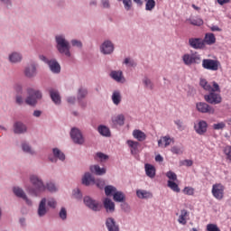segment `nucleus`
<instances>
[{
	"instance_id": "1",
	"label": "nucleus",
	"mask_w": 231,
	"mask_h": 231,
	"mask_svg": "<svg viewBox=\"0 0 231 231\" xmlns=\"http://www.w3.org/2000/svg\"><path fill=\"white\" fill-rule=\"evenodd\" d=\"M29 181L32 187L27 188V192L33 198H39L42 194V189H44V180L38 174H31L29 176Z\"/></svg>"
},
{
	"instance_id": "2",
	"label": "nucleus",
	"mask_w": 231,
	"mask_h": 231,
	"mask_svg": "<svg viewBox=\"0 0 231 231\" xmlns=\"http://www.w3.org/2000/svg\"><path fill=\"white\" fill-rule=\"evenodd\" d=\"M56 42V50L60 55H65V57H71V45H69V41L66 39L65 34H57L54 37Z\"/></svg>"
},
{
	"instance_id": "3",
	"label": "nucleus",
	"mask_w": 231,
	"mask_h": 231,
	"mask_svg": "<svg viewBox=\"0 0 231 231\" xmlns=\"http://www.w3.org/2000/svg\"><path fill=\"white\" fill-rule=\"evenodd\" d=\"M27 95L28 96L25 98V104H27V106H31V107H35L39 100H42V91L39 89L28 88Z\"/></svg>"
},
{
	"instance_id": "4",
	"label": "nucleus",
	"mask_w": 231,
	"mask_h": 231,
	"mask_svg": "<svg viewBox=\"0 0 231 231\" xmlns=\"http://www.w3.org/2000/svg\"><path fill=\"white\" fill-rule=\"evenodd\" d=\"M83 203L87 208L92 210V212H100L102 210V204L100 201L91 198L90 196H85L83 198Z\"/></svg>"
},
{
	"instance_id": "5",
	"label": "nucleus",
	"mask_w": 231,
	"mask_h": 231,
	"mask_svg": "<svg viewBox=\"0 0 231 231\" xmlns=\"http://www.w3.org/2000/svg\"><path fill=\"white\" fill-rule=\"evenodd\" d=\"M182 62L185 66H192V64H201V55L198 52L191 54L186 53L182 56Z\"/></svg>"
},
{
	"instance_id": "6",
	"label": "nucleus",
	"mask_w": 231,
	"mask_h": 231,
	"mask_svg": "<svg viewBox=\"0 0 231 231\" xmlns=\"http://www.w3.org/2000/svg\"><path fill=\"white\" fill-rule=\"evenodd\" d=\"M37 68H39V63L32 60L23 69L24 77H26V79H35L38 73Z\"/></svg>"
},
{
	"instance_id": "7",
	"label": "nucleus",
	"mask_w": 231,
	"mask_h": 231,
	"mask_svg": "<svg viewBox=\"0 0 231 231\" xmlns=\"http://www.w3.org/2000/svg\"><path fill=\"white\" fill-rule=\"evenodd\" d=\"M69 134L72 142H74L77 145H84L86 140L84 139V135L82 134L80 129L78 127H72Z\"/></svg>"
},
{
	"instance_id": "8",
	"label": "nucleus",
	"mask_w": 231,
	"mask_h": 231,
	"mask_svg": "<svg viewBox=\"0 0 231 231\" xmlns=\"http://www.w3.org/2000/svg\"><path fill=\"white\" fill-rule=\"evenodd\" d=\"M204 100L211 106H217L223 102V97H221V94L217 92H209L208 94L204 95Z\"/></svg>"
},
{
	"instance_id": "9",
	"label": "nucleus",
	"mask_w": 231,
	"mask_h": 231,
	"mask_svg": "<svg viewBox=\"0 0 231 231\" xmlns=\"http://www.w3.org/2000/svg\"><path fill=\"white\" fill-rule=\"evenodd\" d=\"M211 193L215 199L221 201L225 198V187L221 183L213 184Z\"/></svg>"
},
{
	"instance_id": "10",
	"label": "nucleus",
	"mask_w": 231,
	"mask_h": 231,
	"mask_svg": "<svg viewBox=\"0 0 231 231\" xmlns=\"http://www.w3.org/2000/svg\"><path fill=\"white\" fill-rule=\"evenodd\" d=\"M99 51L103 55H111L115 51V44L111 40H105L100 45Z\"/></svg>"
},
{
	"instance_id": "11",
	"label": "nucleus",
	"mask_w": 231,
	"mask_h": 231,
	"mask_svg": "<svg viewBox=\"0 0 231 231\" xmlns=\"http://www.w3.org/2000/svg\"><path fill=\"white\" fill-rule=\"evenodd\" d=\"M196 109L199 111V113L206 115H214V113H216V109H214L213 106L208 105L207 102L196 103Z\"/></svg>"
},
{
	"instance_id": "12",
	"label": "nucleus",
	"mask_w": 231,
	"mask_h": 231,
	"mask_svg": "<svg viewBox=\"0 0 231 231\" xmlns=\"http://www.w3.org/2000/svg\"><path fill=\"white\" fill-rule=\"evenodd\" d=\"M220 63L218 60L212 59H204L202 60V68L208 69L209 71H217L219 69Z\"/></svg>"
},
{
	"instance_id": "13",
	"label": "nucleus",
	"mask_w": 231,
	"mask_h": 231,
	"mask_svg": "<svg viewBox=\"0 0 231 231\" xmlns=\"http://www.w3.org/2000/svg\"><path fill=\"white\" fill-rule=\"evenodd\" d=\"M49 162L51 163H57V162H66V154L59 148L52 149V157L49 156Z\"/></svg>"
},
{
	"instance_id": "14",
	"label": "nucleus",
	"mask_w": 231,
	"mask_h": 231,
	"mask_svg": "<svg viewBox=\"0 0 231 231\" xmlns=\"http://www.w3.org/2000/svg\"><path fill=\"white\" fill-rule=\"evenodd\" d=\"M13 192L14 196H16V198H20L21 199H23V201H25L28 207H32V205H33V202L32 201V199L28 198V195H26V192H24V189H23V188L14 187Z\"/></svg>"
},
{
	"instance_id": "15",
	"label": "nucleus",
	"mask_w": 231,
	"mask_h": 231,
	"mask_svg": "<svg viewBox=\"0 0 231 231\" xmlns=\"http://www.w3.org/2000/svg\"><path fill=\"white\" fill-rule=\"evenodd\" d=\"M48 91L50 98L53 104H55V106H60V104H62V97H60V92L59 89L51 88Z\"/></svg>"
},
{
	"instance_id": "16",
	"label": "nucleus",
	"mask_w": 231,
	"mask_h": 231,
	"mask_svg": "<svg viewBox=\"0 0 231 231\" xmlns=\"http://www.w3.org/2000/svg\"><path fill=\"white\" fill-rule=\"evenodd\" d=\"M48 203V199L42 198L38 205V209H37V216L38 217H44L46 214L49 212L48 206H46Z\"/></svg>"
},
{
	"instance_id": "17",
	"label": "nucleus",
	"mask_w": 231,
	"mask_h": 231,
	"mask_svg": "<svg viewBox=\"0 0 231 231\" xmlns=\"http://www.w3.org/2000/svg\"><path fill=\"white\" fill-rule=\"evenodd\" d=\"M105 226L107 231H120V225L113 217H108L105 220Z\"/></svg>"
},
{
	"instance_id": "18",
	"label": "nucleus",
	"mask_w": 231,
	"mask_h": 231,
	"mask_svg": "<svg viewBox=\"0 0 231 231\" xmlns=\"http://www.w3.org/2000/svg\"><path fill=\"white\" fill-rule=\"evenodd\" d=\"M7 60L10 64H21L23 62V53L14 51L8 54Z\"/></svg>"
},
{
	"instance_id": "19",
	"label": "nucleus",
	"mask_w": 231,
	"mask_h": 231,
	"mask_svg": "<svg viewBox=\"0 0 231 231\" xmlns=\"http://www.w3.org/2000/svg\"><path fill=\"white\" fill-rule=\"evenodd\" d=\"M44 192L55 194L59 192V187L53 180H49L46 183L43 182V188H42V194Z\"/></svg>"
},
{
	"instance_id": "20",
	"label": "nucleus",
	"mask_w": 231,
	"mask_h": 231,
	"mask_svg": "<svg viewBox=\"0 0 231 231\" xmlns=\"http://www.w3.org/2000/svg\"><path fill=\"white\" fill-rule=\"evenodd\" d=\"M208 129V124L205 120H200L198 122V124L194 125V131L197 133V134H199L200 136H203L207 133Z\"/></svg>"
},
{
	"instance_id": "21",
	"label": "nucleus",
	"mask_w": 231,
	"mask_h": 231,
	"mask_svg": "<svg viewBox=\"0 0 231 231\" xmlns=\"http://www.w3.org/2000/svg\"><path fill=\"white\" fill-rule=\"evenodd\" d=\"M189 44L193 50H204L205 43L201 38H189Z\"/></svg>"
},
{
	"instance_id": "22",
	"label": "nucleus",
	"mask_w": 231,
	"mask_h": 231,
	"mask_svg": "<svg viewBox=\"0 0 231 231\" xmlns=\"http://www.w3.org/2000/svg\"><path fill=\"white\" fill-rule=\"evenodd\" d=\"M21 149L23 151V152H24V154H29L30 156H36L37 155V152L35 151V149H33L30 143L23 141L21 143Z\"/></svg>"
},
{
	"instance_id": "23",
	"label": "nucleus",
	"mask_w": 231,
	"mask_h": 231,
	"mask_svg": "<svg viewBox=\"0 0 231 231\" xmlns=\"http://www.w3.org/2000/svg\"><path fill=\"white\" fill-rule=\"evenodd\" d=\"M14 134H24L28 133V127L21 121H17L14 124Z\"/></svg>"
},
{
	"instance_id": "24",
	"label": "nucleus",
	"mask_w": 231,
	"mask_h": 231,
	"mask_svg": "<svg viewBox=\"0 0 231 231\" xmlns=\"http://www.w3.org/2000/svg\"><path fill=\"white\" fill-rule=\"evenodd\" d=\"M95 182V177L89 171H86L81 178V185L90 187Z\"/></svg>"
},
{
	"instance_id": "25",
	"label": "nucleus",
	"mask_w": 231,
	"mask_h": 231,
	"mask_svg": "<svg viewBox=\"0 0 231 231\" xmlns=\"http://www.w3.org/2000/svg\"><path fill=\"white\" fill-rule=\"evenodd\" d=\"M109 77L116 82L124 84L125 82V78H124V73L122 70H112L109 74Z\"/></svg>"
},
{
	"instance_id": "26",
	"label": "nucleus",
	"mask_w": 231,
	"mask_h": 231,
	"mask_svg": "<svg viewBox=\"0 0 231 231\" xmlns=\"http://www.w3.org/2000/svg\"><path fill=\"white\" fill-rule=\"evenodd\" d=\"M126 144L130 148V152L133 156H136V154L140 152V150L138 149L140 147V143L138 141L127 140Z\"/></svg>"
},
{
	"instance_id": "27",
	"label": "nucleus",
	"mask_w": 231,
	"mask_h": 231,
	"mask_svg": "<svg viewBox=\"0 0 231 231\" xmlns=\"http://www.w3.org/2000/svg\"><path fill=\"white\" fill-rule=\"evenodd\" d=\"M47 66H49L50 71H51V73H53L54 75H59V73H60V63H59L57 60H51Z\"/></svg>"
},
{
	"instance_id": "28",
	"label": "nucleus",
	"mask_w": 231,
	"mask_h": 231,
	"mask_svg": "<svg viewBox=\"0 0 231 231\" xmlns=\"http://www.w3.org/2000/svg\"><path fill=\"white\" fill-rule=\"evenodd\" d=\"M86 97H88V88H79L78 89L77 100L81 107H86V103L82 101Z\"/></svg>"
},
{
	"instance_id": "29",
	"label": "nucleus",
	"mask_w": 231,
	"mask_h": 231,
	"mask_svg": "<svg viewBox=\"0 0 231 231\" xmlns=\"http://www.w3.org/2000/svg\"><path fill=\"white\" fill-rule=\"evenodd\" d=\"M89 171L91 174H95L96 176H104L107 170L106 168H100V165L94 164L89 166Z\"/></svg>"
},
{
	"instance_id": "30",
	"label": "nucleus",
	"mask_w": 231,
	"mask_h": 231,
	"mask_svg": "<svg viewBox=\"0 0 231 231\" xmlns=\"http://www.w3.org/2000/svg\"><path fill=\"white\" fill-rule=\"evenodd\" d=\"M103 207L106 209V212H107V214H113V212H115L116 210L115 202H113V200H111V199L109 198H106L104 199Z\"/></svg>"
},
{
	"instance_id": "31",
	"label": "nucleus",
	"mask_w": 231,
	"mask_h": 231,
	"mask_svg": "<svg viewBox=\"0 0 231 231\" xmlns=\"http://www.w3.org/2000/svg\"><path fill=\"white\" fill-rule=\"evenodd\" d=\"M171 142L174 143V138H171V135L162 136L158 140V147H169V145H171Z\"/></svg>"
},
{
	"instance_id": "32",
	"label": "nucleus",
	"mask_w": 231,
	"mask_h": 231,
	"mask_svg": "<svg viewBox=\"0 0 231 231\" xmlns=\"http://www.w3.org/2000/svg\"><path fill=\"white\" fill-rule=\"evenodd\" d=\"M97 133L105 138H111V130L105 125H99L97 126Z\"/></svg>"
},
{
	"instance_id": "33",
	"label": "nucleus",
	"mask_w": 231,
	"mask_h": 231,
	"mask_svg": "<svg viewBox=\"0 0 231 231\" xmlns=\"http://www.w3.org/2000/svg\"><path fill=\"white\" fill-rule=\"evenodd\" d=\"M132 134H133V137L135 140H137V142H145V140H147V134H145V133H143L140 129L134 130Z\"/></svg>"
},
{
	"instance_id": "34",
	"label": "nucleus",
	"mask_w": 231,
	"mask_h": 231,
	"mask_svg": "<svg viewBox=\"0 0 231 231\" xmlns=\"http://www.w3.org/2000/svg\"><path fill=\"white\" fill-rule=\"evenodd\" d=\"M136 196L139 199H152V192L146 189H137Z\"/></svg>"
},
{
	"instance_id": "35",
	"label": "nucleus",
	"mask_w": 231,
	"mask_h": 231,
	"mask_svg": "<svg viewBox=\"0 0 231 231\" xmlns=\"http://www.w3.org/2000/svg\"><path fill=\"white\" fill-rule=\"evenodd\" d=\"M144 171L148 178L152 179L156 176V168L152 164H149V163L144 164Z\"/></svg>"
},
{
	"instance_id": "36",
	"label": "nucleus",
	"mask_w": 231,
	"mask_h": 231,
	"mask_svg": "<svg viewBox=\"0 0 231 231\" xmlns=\"http://www.w3.org/2000/svg\"><path fill=\"white\" fill-rule=\"evenodd\" d=\"M111 100L114 106H120V103L122 102V93L120 92V90L113 91Z\"/></svg>"
},
{
	"instance_id": "37",
	"label": "nucleus",
	"mask_w": 231,
	"mask_h": 231,
	"mask_svg": "<svg viewBox=\"0 0 231 231\" xmlns=\"http://www.w3.org/2000/svg\"><path fill=\"white\" fill-rule=\"evenodd\" d=\"M202 41L204 44H208V46H212V44H216V36L212 32H207Z\"/></svg>"
},
{
	"instance_id": "38",
	"label": "nucleus",
	"mask_w": 231,
	"mask_h": 231,
	"mask_svg": "<svg viewBox=\"0 0 231 231\" xmlns=\"http://www.w3.org/2000/svg\"><path fill=\"white\" fill-rule=\"evenodd\" d=\"M113 199L116 201V203H122L125 201V194L120 190H117L114 193Z\"/></svg>"
},
{
	"instance_id": "39",
	"label": "nucleus",
	"mask_w": 231,
	"mask_h": 231,
	"mask_svg": "<svg viewBox=\"0 0 231 231\" xmlns=\"http://www.w3.org/2000/svg\"><path fill=\"white\" fill-rule=\"evenodd\" d=\"M187 216H189V211H187V209H181L180 215L179 216L178 222L180 225H187V219L185 218L187 217Z\"/></svg>"
},
{
	"instance_id": "40",
	"label": "nucleus",
	"mask_w": 231,
	"mask_h": 231,
	"mask_svg": "<svg viewBox=\"0 0 231 231\" xmlns=\"http://www.w3.org/2000/svg\"><path fill=\"white\" fill-rule=\"evenodd\" d=\"M118 189H116V187L113 186V185H107L105 187V194L106 196H115V193L117 191Z\"/></svg>"
},
{
	"instance_id": "41",
	"label": "nucleus",
	"mask_w": 231,
	"mask_h": 231,
	"mask_svg": "<svg viewBox=\"0 0 231 231\" xmlns=\"http://www.w3.org/2000/svg\"><path fill=\"white\" fill-rule=\"evenodd\" d=\"M58 216L61 221H66L68 219V209L65 207H61Z\"/></svg>"
},
{
	"instance_id": "42",
	"label": "nucleus",
	"mask_w": 231,
	"mask_h": 231,
	"mask_svg": "<svg viewBox=\"0 0 231 231\" xmlns=\"http://www.w3.org/2000/svg\"><path fill=\"white\" fill-rule=\"evenodd\" d=\"M112 122L114 124H116L117 125H124L125 122V117L124 116V115H118L114 119H112Z\"/></svg>"
},
{
	"instance_id": "43",
	"label": "nucleus",
	"mask_w": 231,
	"mask_h": 231,
	"mask_svg": "<svg viewBox=\"0 0 231 231\" xmlns=\"http://www.w3.org/2000/svg\"><path fill=\"white\" fill-rule=\"evenodd\" d=\"M168 187L169 189H171V190H173V192H180L181 189H180V186H178V184L176 182H174V180H168Z\"/></svg>"
},
{
	"instance_id": "44",
	"label": "nucleus",
	"mask_w": 231,
	"mask_h": 231,
	"mask_svg": "<svg viewBox=\"0 0 231 231\" xmlns=\"http://www.w3.org/2000/svg\"><path fill=\"white\" fill-rule=\"evenodd\" d=\"M93 185H96L97 189H100V190H102L103 189H106V180L102 179H94Z\"/></svg>"
},
{
	"instance_id": "45",
	"label": "nucleus",
	"mask_w": 231,
	"mask_h": 231,
	"mask_svg": "<svg viewBox=\"0 0 231 231\" xmlns=\"http://www.w3.org/2000/svg\"><path fill=\"white\" fill-rule=\"evenodd\" d=\"M154 6H156V1L147 0V2L145 4V10L147 12H151V11L154 10Z\"/></svg>"
},
{
	"instance_id": "46",
	"label": "nucleus",
	"mask_w": 231,
	"mask_h": 231,
	"mask_svg": "<svg viewBox=\"0 0 231 231\" xmlns=\"http://www.w3.org/2000/svg\"><path fill=\"white\" fill-rule=\"evenodd\" d=\"M143 84H144V87L147 88V89H154V84L152 83V81L151 79H149V78H144L143 79Z\"/></svg>"
},
{
	"instance_id": "47",
	"label": "nucleus",
	"mask_w": 231,
	"mask_h": 231,
	"mask_svg": "<svg viewBox=\"0 0 231 231\" xmlns=\"http://www.w3.org/2000/svg\"><path fill=\"white\" fill-rule=\"evenodd\" d=\"M71 46L73 48H79V50H82L84 44L82 43V41L77 40V39H72L70 41Z\"/></svg>"
},
{
	"instance_id": "48",
	"label": "nucleus",
	"mask_w": 231,
	"mask_h": 231,
	"mask_svg": "<svg viewBox=\"0 0 231 231\" xmlns=\"http://www.w3.org/2000/svg\"><path fill=\"white\" fill-rule=\"evenodd\" d=\"M117 1L123 3L124 8L125 10H126V12H129V10L133 8V0H117Z\"/></svg>"
},
{
	"instance_id": "49",
	"label": "nucleus",
	"mask_w": 231,
	"mask_h": 231,
	"mask_svg": "<svg viewBox=\"0 0 231 231\" xmlns=\"http://www.w3.org/2000/svg\"><path fill=\"white\" fill-rule=\"evenodd\" d=\"M226 127V123L219 122L217 124H213L214 131H223Z\"/></svg>"
},
{
	"instance_id": "50",
	"label": "nucleus",
	"mask_w": 231,
	"mask_h": 231,
	"mask_svg": "<svg viewBox=\"0 0 231 231\" xmlns=\"http://www.w3.org/2000/svg\"><path fill=\"white\" fill-rule=\"evenodd\" d=\"M97 158H98L100 162H106V160H109V155H107L102 152H97L96 153L95 160H97Z\"/></svg>"
},
{
	"instance_id": "51",
	"label": "nucleus",
	"mask_w": 231,
	"mask_h": 231,
	"mask_svg": "<svg viewBox=\"0 0 231 231\" xmlns=\"http://www.w3.org/2000/svg\"><path fill=\"white\" fill-rule=\"evenodd\" d=\"M124 64H125V66H128L129 68H136L137 66L136 61H134V60L131 58H125L124 60Z\"/></svg>"
},
{
	"instance_id": "52",
	"label": "nucleus",
	"mask_w": 231,
	"mask_h": 231,
	"mask_svg": "<svg viewBox=\"0 0 231 231\" xmlns=\"http://www.w3.org/2000/svg\"><path fill=\"white\" fill-rule=\"evenodd\" d=\"M72 195L75 199H78V201H80V199L83 198L82 191H80V189L79 188L72 190Z\"/></svg>"
},
{
	"instance_id": "53",
	"label": "nucleus",
	"mask_w": 231,
	"mask_h": 231,
	"mask_svg": "<svg viewBox=\"0 0 231 231\" xmlns=\"http://www.w3.org/2000/svg\"><path fill=\"white\" fill-rule=\"evenodd\" d=\"M208 92L211 93H221V88H219V84H217V82L213 81V88L210 85V89L208 90Z\"/></svg>"
},
{
	"instance_id": "54",
	"label": "nucleus",
	"mask_w": 231,
	"mask_h": 231,
	"mask_svg": "<svg viewBox=\"0 0 231 231\" xmlns=\"http://www.w3.org/2000/svg\"><path fill=\"white\" fill-rule=\"evenodd\" d=\"M0 3L6 8V10H10L14 7V2L12 0H0Z\"/></svg>"
},
{
	"instance_id": "55",
	"label": "nucleus",
	"mask_w": 231,
	"mask_h": 231,
	"mask_svg": "<svg viewBox=\"0 0 231 231\" xmlns=\"http://www.w3.org/2000/svg\"><path fill=\"white\" fill-rule=\"evenodd\" d=\"M100 6L103 10L111 9V1L109 0H100Z\"/></svg>"
},
{
	"instance_id": "56",
	"label": "nucleus",
	"mask_w": 231,
	"mask_h": 231,
	"mask_svg": "<svg viewBox=\"0 0 231 231\" xmlns=\"http://www.w3.org/2000/svg\"><path fill=\"white\" fill-rule=\"evenodd\" d=\"M199 86L205 89V91H208L210 89V84L205 79H200Z\"/></svg>"
},
{
	"instance_id": "57",
	"label": "nucleus",
	"mask_w": 231,
	"mask_h": 231,
	"mask_svg": "<svg viewBox=\"0 0 231 231\" xmlns=\"http://www.w3.org/2000/svg\"><path fill=\"white\" fill-rule=\"evenodd\" d=\"M120 207L124 212H131V206H129V204L125 202V200L124 202H121Z\"/></svg>"
},
{
	"instance_id": "58",
	"label": "nucleus",
	"mask_w": 231,
	"mask_h": 231,
	"mask_svg": "<svg viewBox=\"0 0 231 231\" xmlns=\"http://www.w3.org/2000/svg\"><path fill=\"white\" fill-rule=\"evenodd\" d=\"M47 205L48 207H50V208L55 209L57 208L58 203H57V200H55V199H51L47 201Z\"/></svg>"
},
{
	"instance_id": "59",
	"label": "nucleus",
	"mask_w": 231,
	"mask_h": 231,
	"mask_svg": "<svg viewBox=\"0 0 231 231\" xmlns=\"http://www.w3.org/2000/svg\"><path fill=\"white\" fill-rule=\"evenodd\" d=\"M171 152H172V154H183V151L181 150V148L177 145L171 147Z\"/></svg>"
},
{
	"instance_id": "60",
	"label": "nucleus",
	"mask_w": 231,
	"mask_h": 231,
	"mask_svg": "<svg viewBox=\"0 0 231 231\" xmlns=\"http://www.w3.org/2000/svg\"><path fill=\"white\" fill-rule=\"evenodd\" d=\"M166 176L169 178V180H171L172 181H176L178 180V175L171 171L166 172Z\"/></svg>"
},
{
	"instance_id": "61",
	"label": "nucleus",
	"mask_w": 231,
	"mask_h": 231,
	"mask_svg": "<svg viewBox=\"0 0 231 231\" xmlns=\"http://www.w3.org/2000/svg\"><path fill=\"white\" fill-rule=\"evenodd\" d=\"M184 194L187 196H194V189L190 187H185L183 189Z\"/></svg>"
},
{
	"instance_id": "62",
	"label": "nucleus",
	"mask_w": 231,
	"mask_h": 231,
	"mask_svg": "<svg viewBox=\"0 0 231 231\" xmlns=\"http://www.w3.org/2000/svg\"><path fill=\"white\" fill-rule=\"evenodd\" d=\"M67 102L68 104H70L71 106H75L77 102V97L75 96H69L67 97Z\"/></svg>"
},
{
	"instance_id": "63",
	"label": "nucleus",
	"mask_w": 231,
	"mask_h": 231,
	"mask_svg": "<svg viewBox=\"0 0 231 231\" xmlns=\"http://www.w3.org/2000/svg\"><path fill=\"white\" fill-rule=\"evenodd\" d=\"M15 102L18 106H23L24 104V99L23 98V96L17 95L15 97Z\"/></svg>"
},
{
	"instance_id": "64",
	"label": "nucleus",
	"mask_w": 231,
	"mask_h": 231,
	"mask_svg": "<svg viewBox=\"0 0 231 231\" xmlns=\"http://www.w3.org/2000/svg\"><path fill=\"white\" fill-rule=\"evenodd\" d=\"M14 89H15L16 93H18L19 95H23V85L16 84L14 86Z\"/></svg>"
}]
</instances>
